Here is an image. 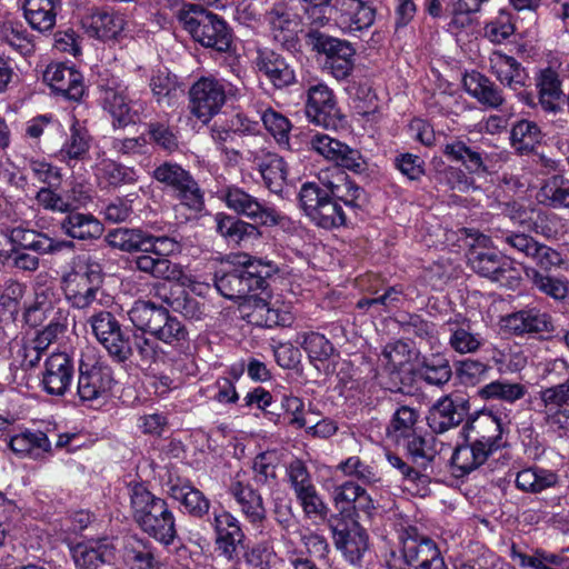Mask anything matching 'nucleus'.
<instances>
[{
	"mask_svg": "<svg viewBox=\"0 0 569 569\" xmlns=\"http://www.w3.org/2000/svg\"><path fill=\"white\" fill-rule=\"evenodd\" d=\"M307 44L325 54L323 70L338 81L348 79L355 69L356 49L347 40L333 38L316 29L306 34Z\"/></svg>",
	"mask_w": 569,
	"mask_h": 569,
	"instance_id": "obj_8",
	"label": "nucleus"
},
{
	"mask_svg": "<svg viewBox=\"0 0 569 569\" xmlns=\"http://www.w3.org/2000/svg\"><path fill=\"white\" fill-rule=\"evenodd\" d=\"M116 546L109 537L89 539L71 548L73 562L78 569H98L114 559Z\"/></svg>",
	"mask_w": 569,
	"mask_h": 569,
	"instance_id": "obj_31",
	"label": "nucleus"
},
{
	"mask_svg": "<svg viewBox=\"0 0 569 569\" xmlns=\"http://www.w3.org/2000/svg\"><path fill=\"white\" fill-rule=\"evenodd\" d=\"M260 118L264 128L273 136L278 143L289 144L291 123L288 118L271 108L263 110Z\"/></svg>",
	"mask_w": 569,
	"mask_h": 569,
	"instance_id": "obj_63",
	"label": "nucleus"
},
{
	"mask_svg": "<svg viewBox=\"0 0 569 569\" xmlns=\"http://www.w3.org/2000/svg\"><path fill=\"white\" fill-rule=\"evenodd\" d=\"M305 110L311 123L326 129L336 128L340 118L333 91L322 82L307 89Z\"/></svg>",
	"mask_w": 569,
	"mask_h": 569,
	"instance_id": "obj_20",
	"label": "nucleus"
},
{
	"mask_svg": "<svg viewBox=\"0 0 569 569\" xmlns=\"http://www.w3.org/2000/svg\"><path fill=\"white\" fill-rule=\"evenodd\" d=\"M42 78L53 92L69 100L79 101L84 94L82 73L66 63H50L43 71Z\"/></svg>",
	"mask_w": 569,
	"mask_h": 569,
	"instance_id": "obj_26",
	"label": "nucleus"
},
{
	"mask_svg": "<svg viewBox=\"0 0 569 569\" xmlns=\"http://www.w3.org/2000/svg\"><path fill=\"white\" fill-rule=\"evenodd\" d=\"M541 130L536 122L529 120L518 121L511 129V146L520 154H527L540 143Z\"/></svg>",
	"mask_w": 569,
	"mask_h": 569,
	"instance_id": "obj_55",
	"label": "nucleus"
},
{
	"mask_svg": "<svg viewBox=\"0 0 569 569\" xmlns=\"http://www.w3.org/2000/svg\"><path fill=\"white\" fill-rule=\"evenodd\" d=\"M419 413L416 409L409 406L399 407L387 428L388 438L397 445L406 440L416 432V423Z\"/></svg>",
	"mask_w": 569,
	"mask_h": 569,
	"instance_id": "obj_53",
	"label": "nucleus"
},
{
	"mask_svg": "<svg viewBox=\"0 0 569 569\" xmlns=\"http://www.w3.org/2000/svg\"><path fill=\"white\" fill-rule=\"evenodd\" d=\"M159 183L176 192L180 202L193 211H201L204 201L203 193L192 176L180 164L164 161L152 172Z\"/></svg>",
	"mask_w": 569,
	"mask_h": 569,
	"instance_id": "obj_10",
	"label": "nucleus"
},
{
	"mask_svg": "<svg viewBox=\"0 0 569 569\" xmlns=\"http://www.w3.org/2000/svg\"><path fill=\"white\" fill-rule=\"evenodd\" d=\"M489 64L491 72L503 86L517 92L527 104H533L531 94L522 92L528 74L513 57L500 51H493L489 57Z\"/></svg>",
	"mask_w": 569,
	"mask_h": 569,
	"instance_id": "obj_28",
	"label": "nucleus"
},
{
	"mask_svg": "<svg viewBox=\"0 0 569 569\" xmlns=\"http://www.w3.org/2000/svg\"><path fill=\"white\" fill-rule=\"evenodd\" d=\"M101 283L100 267L97 263L86 266L64 278V295L73 308H92L98 302Z\"/></svg>",
	"mask_w": 569,
	"mask_h": 569,
	"instance_id": "obj_15",
	"label": "nucleus"
},
{
	"mask_svg": "<svg viewBox=\"0 0 569 569\" xmlns=\"http://www.w3.org/2000/svg\"><path fill=\"white\" fill-rule=\"evenodd\" d=\"M96 176L109 187L131 184L138 180V174L133 168L110 159H103L97 164Z\"/></svg>",
	"mask_w": 569,
	"mask_h": 569,
	"instance_id": "obj_54",
	"label": "nucleus"
},
{
	"mask_svg": "<svg viewBox=\"0 0 569 569\" xmlns=\"http://www.w3.org/2000/svg\"><path fill=\"white\" fill-rule=\"evenodd\" d=\"M228 493L234 499L248 522L258 525L266 520L267 511L262 496L249 483L239 480L238 476L229 485Z\"/></svg>",
	"mask_w": 569,
	"mask_h": 569,
	"instance_id": "obj_34",
	"label": "nucleus"
},
{
	"mask_svg": "<svg viewBox=\"0 0 569 569\" xmlns=\"http://www.w3.org/2000/svg\"><path fill=\"white\" fill-rule=\"evenodd\" d=\"M216 224L217 231L230 243L241 244L260 237L256 224L246 222L236 216L217 213Z\"/></svg>",
	"mask_w": 569,
	"mask_h": 569,
	"instance_id": "obj_44",
	"label": "nucleus"
},
{
	"mask_svg": "<svg viewBox=\"0 0 569 569\" xmlns=\"http://www.w3.org/2000/svg\"><path fill=\"white\" fill-rule=\"evenodd\" d=\"M500 420L489 412H480L468 419L462 428L465 440H473L495 452L506 447Z\"/></svg>",
	"mask_w": 569,
	"mask_h": 569,
	"instance_id": "obj_27",
	"label": "nucleus"
},
{
	"mask_svg": "<svg viewBox=\"0 0 569 569\" xmlns=\"http://www.w3.org/2000/svg\"><path fill=\"white\" fill-rule=\"evenodd\" d=\"M211 525L214 530L216 551L227 561L239 563L244 550L246 535L238 518L228 510H214Z\"/></svg>",
	"mask_w": 569,
	"mask_h": 569,
	"instance_id": "obj_13",
	"label": "nucleus"
},
{
	"mask_svg": "<svg viewBox=\"0 0 569 569\" xmlns=\"http://www.w3.org/2000/svg\"><path fill=\"white\" fill-rule=\"evenodd\" d=\"M220 198L230 210L244 216L256 224L273 227L279 224L282 218L273 207L234 184L222 189Z\"/></svg>",
	"mask_w": 569,
	"mask_h": 569,
	"instance_id": "obj_12",
	"label": "nucleus"
},
{
	"mask_svg": "<svg viewBox=\"0 0 569 569\" xmlns=\"http://www.w3.org/2000/svg\"><path fill=\"white\" fill-rule=\"evenodd\" d=\"M166 492L179 502L189 517L202 520L209 516L211 501L188 478L170 472L166 482Z\"/></svg>",
	"mask_w": 569,
	"mask_h": 569,
	"instance_id": "obj_19",
	"label": "nucleus"
},
{
	"mask_svg": "<svg viewBox=\"0 0 569 569\" xmlns=\"http://www.w3.org/2000/svg\"><path fill=\"white\" fill-rule=\"evenodd\" d=\"M144 241L143 253L133 259L134 268L157 279L182 281V266L169 259L181 251L180 242L169 236H153L148 232Z\"/></svg>",
	"mask_w": 569,
	"mask_h": 569,
	"instance_id": "obj_5",
	"label": "nucleus"
},
{
	"mask_svg": "<svg viewBox=\"0 0 569 569\" xmlns=\"http://www.w3.org/2000/svg\"><path fill=\"white\" fill-rule=\"evenodd\" d=\"M333 545L351 565H359L369 548L365 528L353 519L335 518L330 521Z\"/></svg>",
	"mask_w": 569,
	"mask_h": 569,
	"instance_id": "obj_14",
	"label": "nucleus"
},
{
	"mask_svg": "<svg viewBox=\"0 0 569 569\" xmlns=\"http://www.w3.org/2000/svg\"><path fill=\"white\" fill-rule=\"evenodd\" d=\"M59 229L69 238L77 240L98 239L103 233V226L90 213H81L77 210L66 212L58 221Z\"/></svg>",
	"mask_w": 569,
	"mask_h": 569,
	"instance_id": "obj_37",
	"label": "nucleus"
},
{
	"mask_svg": "<svg viewBox=\"0 0 569 569\" xmlns=\"http://www.w3.org/2000/svg\"><path fill=\"white\" fill-rule=\"evenodd\" d=\"M448 333V346L459 355L477 353L486 343V338L477 331L475 323L458 313L445 322Z\"/></svg>",
	"mask_w": 569,
	"mask_h": 569,
	"instance_id": "obj_24",
	"label": "nucleus"
},
{
	"mask_svg": "<svg viewBox=\"0 0 569 569\" xmlns=\"http://www.w3.org/2000/svg\"><path fill=\"white\" fill-rule=\"evenodd\" d=\"M131 338L132 356L137 355L141 365L150 366L162 357V350L157 342L143 333H134Z\"/></svg>",
	"mask_w": 569,
	"mask_h": 569,
	"instance_id": "obj_64",
	"label": "nucleus"
},
{
	"mask_svg": "<svg viewBox=\"0 0 569 569\" xmlns=\"http://www.w3.org/2000/svg\"><path fill=\"white\" fill-rule=\"evenodd\" d=\"M91 144V136L84 127L73 123L70 128V134L66 139L58 157L61 161L71 166L73 161H82L88 156Z\"/></svg>",
	"mask_w": 569,
	"mask_h": 569,
	"instance_id": "obj_47",
	"label": "nucleus"
},
{
	"mask_svg": "<svg viewBox=\"0 0 569 569\" xmlns=\"http://www.w3.org/2000/svg\"><path fill=\"white\" fill-rule=\"evenodd\" d=\"M532 287L540 293L553 299L557 302H563L569 296V280L565 277H553L537 268L527 271Z\"/></svg>",
	"mask_w": 569,
	"mask_h": 569,
	"instance_id": "obj_49",
	"label": "nucleus"
},
{
	"mask_svg": "<svg viewBox=\"0 0 569 569\" xmlns=\"http://www.w3.org/2000/svg\"><path fill=\"white\" fill-rule=\"evenodd\" d=\"M243 258L237 266L216 274V288L227 299L243 301L256 291L264 292L268 279L276 272L270 262Z\"/></svg>",
	"mask_w": 569,
	"mask_h": 569,
	"instance_id": "obj_2",
	"label": "nucleus"
},
{
	"mask_svg": "<svg viewBox=\"0 0 569 569\" xmlns=\"http://www.w3.org/2000/svg\"><path fill=\"white\" fill-rule=\"evenodd\" d=\"M296 342L307 352L311 362H325L335 353L332 342L319 332H300Z\"/></svg>",
	"mask_w": 569,
	"mask_h": 569,
	"instance_id": "obj_56",
	"label": "nucleus"
},
{
	"mask_svg": "<svg viewBox=\"0 0 569 569\" xmlns=\"http://www.w3.org/2000/svg\"><path fill=\"white\" fill-rule=\"evenodd\" d=\"M73 375L71 356L63 351L52 352L44 360L40 386L48 395L62 397L70 389Z\"/></svg>",
	"mask_w": 569,
	"mask_h": 569,
	"instance_id": "obj_21",
	"label": "nucleus"
},
{
	"mask_svg": "<svg viewBox=\"0 0 569 569\" xmlns=\"http://www.w3.org/2000/svg\"><path fill=\"white\" fill-rule=\"evenodd\" d=\"M58 0H23V16L30 27L40 32L50 31L56 24Z\"/></svg>",
	"mask_w": 569,
	"mask_h": 569,
	"instance_id": "obj_45",
	"label": "nucleus"
},
{
	"mask_svg": "<svg viewBox=\"0 0 569 569\" xmlns=\"http://www.w3.org/2000/svg\"><path fill=\"white\" fill-rule=\"evenodd\" d=\"M88 322L97 340L104 347L109 356L118 362H124L132 357L131 338L127 335L109 311L94 312Z\"/></svg>",
	"mask_w": 569,
	"mask_h": 569,
	"instance_id": "obj_11",
	"label": "nucleus"
},
{
	"mask_svg": "<svg viewBox=\"0 0 569 569\" xmlns=\"http://www.w3.org/2000/svg\"><path fill=\"white\" fill-rule=\"evenodd\" d=\"M189 94L191 113L203 123L216 116L226 102L224 86L214 78H200Z\"/></svg>",
	"mask_w": 569,
	"mask_h": 569,
	"instance_id": "obj_16",
	"label": "nucleus"
},
{
	"mask_svg": "<svg viewBox=\"0 0 569 569\" xmlns=\"http://www.w3.org/2000/svg\"><path fill=\"white\" fill-rule=\"evenodd\" d=\"M298 198L300 208L315 226L329 230L347 224L348 212L317 182H305Z\"/></svg>",
	"mask_w": 569,
	"mask_h": 569,
	"instance_id": "obj_7",
	"label": "nucleus"
},
{
	"mask_svg": "<svg viewBox=\"0 0 569 569\" xmlns=\"http://www.w3.org/2000/svg\"><path fill=\"white\" fill-rule=\"evenodd\" d=\"M526 393V387L521 383L508 381H492L479 390L483 399H499L507 402H515L521 399Z\"/></svg>",
	"mask_w": 569,
	"mask_h": 569,
	"instance_id": "obj_61",
	"label": "nucleus"
},
{
	"mask_svg": "<svg viewBox=\"0 0 569 569\" xmlns=\"http://www.w3.org/2000/svg\"><path fill=\"white\" fill-rule=\"evenodd\" d=\"M327 178L328 172H322L319 177V180L326 187V189H323L325 192L330 193V197L336 202L340 204L343 203L348 214L350 212L357 214V210L360 208L359 200L363 196V190L341 172H337L331 180Z\"/></svg>",
	"mask_w": 569,
	"mask_h": 569,
	"instance_id": "obj_36",
	"label": "nucleus"
},
{
	"mask_svg": "<svg viewBox=\"0 0 569 569\" xmlns=\"http://www.w3.org/2000/svg\"><path fill=\"white\" fill-rule=\"evenodd\" d=\"M310 148L325 159L335 162L355 173L367 169V162L358 149L325 133H316L310 138Z\"/></svg>",
	"mask_w": 569,
	"mask_h": 569,
	"instance_id": "obj_17",
	"label": "nucleus"
},
{
	"mask_svg": "<svg viewBox=\"0 0 569 569\" xmlns=\"http://www.w3.org/2000/svg\"><path fill=\"white\" fill-rule=\"evenodd\" d=\"M253 162L258 166L264 186L273 193L282 192L288 176L287 164L282 157L273 152H266L261 156L256 154Z\"/></svg>",
	"mask_w": 569,
	"mask_h": 569,
	"instance_id": "obj_41",
	"label": "nucleus"
},
{
	"mask_svg": "<svg viewBox=\"0 0 569 569\" xmlns=\"http://www.w3.org/2000/svg\"><path fill=\"white\" fill-rule=\"evenodd\" d=\"M177 18L183 29L202 47L218 52L230 50L233 34L222 17L197 4H184L178 10Z\"/></svg>",
	"mask_w": 569,
	"mask_h": 569,
	"instance_id": "obj_4",
	"label": "nucleus"
},
{
	"mask_svg": "<svg viewBox=\"0 0 569 569\" xmlns=\"http://www.w3.org/2000/svg\"><path fill=\"white\" fill-rule=\"evenodd\" d=\"M123 561L128 569H167L153 542L138 535L129 536L123 545Z\"/></svg>",
	"mask_w": 569,
	"mask_h": 569,
	"instance_id": "obj_30",
	"label": "nucleus"
},
{
	"mask_svg": "<svg viewBox=\"0 0 569 569\" xmlns=\"http://www.w3.org/2000/svg\"><path fill=\"white\" fill-rule=\"evenodd\" d=\"M112 371L103 365L79 367L78 395L82 401H92L103 397L112 387Z\"/></svg>",
	"mask_w": 569,
	"mask_h": 569,
	"instance_id": "obj_33",
	"label": "nucleus"
},
{
	"mask_svg": "<svg viewBox=\"0 0 569 569\" xmlns=\"http://www.w3.org/2000/svg\"><path fill=\"white\" fill-rule=\"evenodd\" d=\"M123 18L114 12L96 9L82 19L87 33L97 39L116 38L123 29Z\"/></svg>",
	"mask_w": 569,
	"mask_h": 569,
	"instance_id": "obj_40",
	"label": "nucleus"
},
{
	"mask_svg": "<svg viewBox=\"0 0 569 569\" xmlns=\"http://www.w3.org/2000/svg\"><path fill=\"white\" fill-rule=\"evenodd\" d=\"M505 328L517 336L543 335L553 331L552 318L536 307L525 308L503 318Z\"/></svg>",
	"mask_w": 569,
	"mask_h": 569,
	"instance_id": "obj_32",
	"label": "nucleus"
},
{
	"mask_svg": "<svg viewBox=\"0 0 569 569\" xmlns=\"http://www.w3.org/2000/svg\"><path fill=\"white\" fill-rule=\"evenodd\" d=\"M469 408V401L463 397L452 395L441 397L429 410L428 426L435 433H445L465 420Z\"/></svg>",
	"mask_w": 569,
	"mask_h": 569,
	"instance_id": "obj_22",
	"label": "nucleus"
},
{
	"mask_svg": "<svg viewBox=\"0 0 569 569\" xmlns=\"http://www.w3.org/2000/svg\"><path fill=\"white\" fill-rule=\"evenodd\" d=\"M491 237L502 246L503 250H512L526 258L530 256L533 247L538 242L535 238L525 232L505 229L492 230Z\"/></svg>",
	"mask_w": 569,
	"mask_h": 569,
	"instance_id": "obj_60",
	"label": "nucleus"
},
{
	"mask_svg": "<svg viewBox=\"0 0 569 569\" xmlns=\"http://www.w3.org/2000/svg\"><path fill=\"white\" fill-rule=\"evenodd\" d=\"M463 88L469 96L475 98L480 104L498 109L503 106L505 97L502 90L496 86L488 77L472 72L463 78Z\"/></svg>",
	"mask_w": 569,
	"mask_h": 569,
	"instance_id": "obj_39",
	"label": "nucleus"
},
{
	"mask_svg": "<svg viewBox=\"0 0 569 569\" xmlns=\"http://www.w3.org/2000/svg\"><path fill=\"white\" fill-rule=\"evenodd\" d=\"M128 315L137 329L150 333L168 346L182 348L189 345L187 327L162 306L148 300H137Z\"/></svg>",
	"mask_w": 569,
	"mask_h": 569,
	"instance_id": "obj_3",
	"label": "nucleus"
},
{
	"mask_svg": "<svg viewBox=\"0 0 569 569\" xmlns=\"http://www.w3.org/2000/svg\"><path fill=\"white\" fill-rule=\"evenodd\" d=\"M559 483L557 472L543 468H527L517 473L516 486L525 492L539 493Z\"/></svg>",
	"mask_w": 569,
	"mask_h": 569,
	"instance_id": "obj_48",
	"label": "nucleus"
},
{
	"mask_svg": "<svg viewBox=\"0 0 569 569\" xmlns=\"http://www.w3.org/2000/svg\"><path fill=\"white\" fill-rule=\"evenodd\" d=\"M485 141L478 144L467 140L456 139L443 146L442 153L452 161L460 162L469 173L480 174L489 171L495 154L485 150Z\"/></svg>",
	"mask_w": 569,
	"mask_h": 569,
	"instance_id": "obj_23",
	"label": "nucleus"
},
{
	"mask_svg": "<svg viewBox=\"0 0 569 569\" xmlns=\"http://www.w3.org/2000/svg\"><path fill=\"white\" fill-rule=\"evenodd\" d=\"M417 375L426 383L441 387L451 379L452 371L445 356L433 353L422 358L417 368Z\"/></svg>",
	"mask_w": 569,
	"mask_h": 569,
	"instance_id": "obj_51",
	"label": "nucleus"
},
{
	"mask_svg": "<svg viewBox=\"0 0 569 569\" xmlns=\"http://www.w3.org/2000/svg\"><path fill=\"white\" fill-rule=\"evenodd\" d=\"M488 241L489 238L483 234L476 239L467 252L468 264L480 277L508 289L518 288L521 282L520 270L512 260L487 248Z\"/></svg>",
	"mask_w": 569,
	"mask_h": 569,
	"instance_id": "obj_6",
	"label": "nucleus"
},
{
	"mask_svg": "<svg viewBox=\"0 0 569 569\" xmlns=\"http://www.w3.org/2000/svg\"><path fill=\"white\" fill-rule=\"evenodd\" d=\"M1 40L24 57L31 56L36 50L33 37L20 23H3Z\"/></svg>",
	"mask_w": 569,
	"mask_h": 569,
	"instance_id": "obj_59",
	"label": "nucleus"
},
{
	"mask_svg": "<svg viewBox=\"0 0 569 569\" xmlns=\"http://www.w3.org/2000/svg\"><path fill=\"white\" fill-rule=\"evenodd\" d=\"M540 412L546 423L562 436H569V378L539 392Z\"/></svg>",
	"mask_w": 569,
	"mask_h": 569,
	"instance_id": "obj_18",
	"label": "nucleus"
},
{
	"mask_svg": "<svg viewBox=\"0 0 569 569\" xmlns=\"http://www.w3.org/2000/svg\"><path fill=\"white\" fill-rule=\"evenodd\" d=\"M397 531L408 566L413 569H447L436 542L420 535L417 527L401 522Z\"/></svg>",
	"mask_w": 569,
	"mask_h": 569,
	"instance_id": "obj_9",
	"label": "nucleus"
},
{
	"mask_svg": "<svg viewBox=\"0 0 569 569\" xmlns=\"http://www.w3.org/2000/svg\"><path fill=\"white\" fill-rule=\"evenodd\" d=\"M537 199L555 209L569 208V179L562 174L549 177L539 189Z\"/></svg>",
	"mask_w": 569,
	"mask_h": 569,
	"instance_id": "obj_50",
	"label": "nucleus"
},
{
	"mask_svg": "<svg viewBox=\"0 0 569 569\" xmlns=\"http://www.w3.org/2000/svg\"><path fill=\"white\" fill-rule=\"evenodd\" d=\"M401 330L406 335H411L425 341L429 346H433L438 340L437 327L433 322L423 319L419 315H401L397 319Z\"/></svg>",
	"mask_w": 569,
	"mask_h": 569,
	"instance_id": "obj_57",
	"label": "nucleus"
},
{
	"mask_svg": "<svg viewBox=\"0 0 569 569\" xmlns=\"http://www.w3.org/2000/svg\"><path fill=\"white\" fill-rule=\"evenodd\" d=\"M271 36L283 48L295 49L298 42L300 18L286 2L274 3L266 13Z\"/></svg>",
	"mask_w": 569,
	"mask_h": 569,
	"instance_id": "obj_25",
	"label": "nucleus"
},
{
	"mask_svg": "<svg viewBox=\"0 0 569 569\" xmlns=\"http://www.w3.org/2000/svg\"><path fill=\"white\" fill-rule=\"evenodd\" d=\"M146 231L141 229L117 228L106 236L107 243L116 249L126 252H142L144 247Z\"/></svg>",
	"mask_w": 569,
	"mask_h": 569,
	"instance_id": "obj_58",
	"label": "nucleus"
},
{
	"mask_svg": "<svg viewBox=\"0 0 569 569\" xmlns=\"http://www.w3.org/2000/svg\"><path fill=\"white\" fill-rule=\"evenodd\" d=\"M466 443L458 446L451 457V467L457 477L470 473L482 466L493 450L473 440H465Z\"/></svg>",
	"mask_w": 569,
	"mask_h": 569,
	"instance_id": "obj_38",
	"label": "nucleus"
},
{
	"mask_svg": "<svg viewBox=\"0 0 569 569\" xmlns=\"http://www.w3.org/2000/svg\"><path fill=\"white\" fill-rule=\"evenodd\" d=\"M399 446L406 449L412 462L420 469H426L438 452L433 436L425 437L416 432L401 441Z\"/></svg>",
	"mask_w": 569,
	"mask_h": 569,
	"instance_id": "obj_52",
	"label": "nucleus"
},
{
	"mask_svg": "<svg viewBox=\"0 0 569 569\" xmlns=\"http://www.w3.org/2000/svg\"><path fill=\"white\" fill-rule=\"evenodd\" d=\"M340 22L349 32L362 31L375 22L376 11L362 0H338Z\"/></svg>",
	"mask_w": 569,
	"mask_h": 569,
	"instance_id": "obj_42",
	"label": "nucleus"
},
{
	"mask_svg": "<svg viewBox=\"0 0 569 569\" xmlns=\"http://www.w3.org/2000/svg\"><path fill=\"white\" fill-rule=\"evenodd\" d=\"M305 516L311 518H326L328 515V506L318 493L315 485L295 492Z\"/></svg>",
	"mask_w": 569,
	"mask_h": 569,
	"instance_id": "obj_62",
	"label": "nucleus"
},
{
	"mask_svg": "<svg viewBox=\"0 0 569 569\" xmlns=\"http://www.w3.org/2000/svg\"><path fill=\"white\" fill-rule=\"evenodd\" d=\"M9 447L14 453L31 459H39L51 451L50 440L42 431H26L11 437Z\"/></svg>",
	"mask_w": 569,
	"mask_h": 569,
	"instance_id": "obj_46",
	"label": "nucleus"
},
{
	"mask_svg": "<svg viewBox=\"0 0 569 569\" xmlns=\"http://www.w3.org/2000/svg\"><path fill=\"white\" fill-rule=\"evenodd\" d=\"M126 91V86L114 80L102 90L103 108L111 114L114 126L118 127H126L139 120L137 112L129 106Z\"/></svg>",
	"mask_w": 569,
	"mask_h": 569,
	"instance_id": "obj_35",
	"label": "nucleus"
},
{
	"mask_svg": "<svg viewBox=\"0 0 569 569\" xmlns=\"http://www.w3.org/2000/svg\"><path fill=\"white\" fill-rule=\"evenodd\" d=\"M254 68L276 89L287 88L296 82V72L287 60L269 48H258L253 59Z\"/></svg>",
	"mask_w": 569,
	"mask_h": 569,
	"instance_id": "obj_29",
	"label": "nucleus"
},
{
	"mask_svg": "<svg viewBox=\"0 0 569 569\" xmlns=\"http://www.w3.org/2000/svg\"><path fill=\"white\" fill-rule=\"evenodd\" d=\"M130 509L134 523L148 537L168 548L178 538L176 516L166 499L143 483L129 486Z\"/></svg>",
	"mask_w": 569,
	"mask_h": 569,
	"instance_id": "obj_1",
	"label": "nucleus"
},
{
	"mask_svg": "<svg viewBox=\"0 0 569 569\" xmlns=\"http://www.w3.org/2000/svg\"><path fill=\"white\" fill-rule=\"evenodd\" d=\"M536 86L542 109L548 112H558L565 98L558 73L551 68L541 70L536 79Z\"/></svg>",
	"mask_w": 569,
	"mask_h": 569,
	"instance_id": "obj_43",
	"label": "nucleus"
}]
</instances>
